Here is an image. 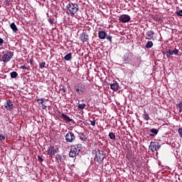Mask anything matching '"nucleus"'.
Wrapping results in <instances>:
<instances>
[{
  "label": "nucleus",
  "mask_w": 182,
  "mask_h": 182,
  "mask_svg": "<svg viewBox=\"0 0 182 182\" xmlns=\"http://www.w3.org/2000/svg\"><path fill=\"white\" fill-rule=\"evenodd\" d=\"M65 8L67 9L66 14L70 15V16H75V14L79 12V5L72 1H70L66 5Z\"/></svg>",
  "instance_id": "obj_1"
},
{
  "label": "nucleus",
  "mask_w": 182,
  "mask_h": 182,
  "mask_svg": "<svg viewBox=\"0 0 182 182\" xmlns=\"http://www.w3.org/2000/svg\"><path fill=\"white\" fill-rule=\"evenodd\" d=\"M92 153L94 156H95L94 158V161L99 163V164H100V163L105 160V156L103 151H101L99 149H96L95 150H93Z\"/></svg>",
  "instance_id": "obj_2"
},
{
  "label": "nucleus",
  "mask_w": 182,
  "mask_h": 182,
  "mask_svg": "<svg viewBox=\"0 0 182 182\" xmlns=\"http://www.w3.org/2000/svg\"><path fill=\"white\" fill-rule=\"evenodd\" d=\"M75 90L80 96H83L87 93V87L82 83H79L75 86Z\"/></svg>",
  "instance_id": "obj_3"
},
{
  "label": "nucleus",
  "mask_w": 182,
  "mask_h": 182,
  "mask_svg": "<svg viewBox=\"0 0 182 182\" xmlns=\"http://www.w3.org/2000/svg\"><path fill=\"white\" fill-rule=\"evenodd\" d=\"M66 143H73L76 141V136L73 132L69 131L65 136Z\"/></svg>",
  "instance_id": "obj_4"
},
{
  "label": "nucleus",
  "mask_w": 182,
  "mask_h": 182,
  "mask_svg": "<svg viewBox=\"0 0 182 182\" xmlns=\"http://www.w3.org/2000/svg\"><path fill=\"white\" fill-rule=\"evenodd\" d=\"M12 58H14V52L7 51L1 57L2 62H4V63H8V62H9V60H11Z\"/></svg>",
  "instance_id": "obj_5"
},
{
  "label": "nucleus",
  "mask_w": 182,
  "mask_h": 182,
  "mask_svg": "<svg viewBox=\"0 0 182 182\" xmlns=\"http://www.w3.org/2000/svg\"><path fill=\"white\" fill-rule=\"evenodd\" d=\"M70 149H71L69 153L70 157H76V156H78L79 153H80V151L76 149V146L72 145Z\"/></svg>",
  "instance_id": "obj_6"
},
{
  "label": "nucleus",
  "mask_w": 182,
  "mask_h": 182,
  "mask_svg": "<svg viewBox=\"0 0 182 182\" xmlns=\"http://www.w3.org/2000/svg\"><path fill=\"white\" fill-rule=\"evenodd\" d=\"M80 41L83 42V43H89V34L83 31V32L80 35Z\"/></svg>",
  "instance_id": "obj_7"
},
{
  "label": "nucleus",
  "mask_w": 182,
  "mask_h": 182,
  "mask_svg": "<svg viewBox=\"0 0 182 182\" xmlns=\"http://www.w3.org/2000/svg\"><path fill=\"white\" fill-rule=\"evenodd\" d=\"M166 58H170V56H172V55H178V49L174 48L173 50L168 49L165 50V53H163V55H166Z\"/></svg>",
  "instance_id": "obj_8"
},
{
  "label": "nucleus",
  "mask_w": 182,
  "mask_h": 182,
  "mask_svg": "<svg viewBox=\"0 0 182 182\" xmlns=\"http://www.w3.org/2000/svg\"><path fill=\"white\" fill-rule=\"evenodd\" d=\"M149 149L152 151H157V150L160 149V144H159V142L152 141L151 142Z\"/></svg>",
  "instance_id": "obj_9"
},
{
  "label": "nucleus",
  "mask_w": 182,
  "mask_h": 182,
  "mask_svg": "<svg viewBox=\"0 0 182 182\" xmlns=\"http://www.w3.org/2000/svg\"><path fill=\"white\" fill-rule=\"evenodd\" d=\"M119 21L122 23H127V22H130V16L127 14H123L119 17Z\"/></svg>",
  "instance_id": "obj_10"
},
{
  "label": "nucleus",
  "mask_w": 182,
  "mask_h": 182,
  "mask_svg": "<svg viewBox=\"0 0 182 182\" xmlns=\"http://www.w3.org/2000/svg\"><path fill=\"white\" fill-rule=\"evenodd\" d=\"M4 107L6 110H9L11 112V110L14 109V102L11 100H7L4 103Z\"/></svg>",
  "instance_id": "obj_11"
},
{
  "label": "nucleus",
  "mask_w": 182,
  "mask_h": 182,
  "mask_svg": "<svg viewBox=\"0 0 182 182\" xmlns=\"http://www.w3.org/2000/svg\"><path fill=\"white\" fill-rule=\"evenodd\" d=\"M56 153L58 152L56 151V149H55V146H50L47 151L48 155L50 156V157H53V156H55Z\"/></svg>",
  "instance_id": "obj_12"
},
{
  "label": "nucleus",
  "mask_w": 182,
  "mask_h": 182,
  "mask_svg": "<svg viewBox=\"0 0 182 182\" xmlns=\"http://www.w3.org/2000/svg\"><path fill=\"white\" fill-rule=\"evenodd\" d=\"M124 63H129L130 60H132V54L129 53H126L124 55Z\"/></svg>",
  "instance_id": "obj_13"
},
{
  "label": "nucleus",
  "mask_w": 182,
  "mask_h": 182,
  "mask_svg": "<svg viewBox=\"0 0 182 182\" xmlns=\"http://www.w3.org/2000/svg\"><path fill=\"white\" fill-rule=\"evenodd\" d=\"M110 87L114 92H117L120 87H119V85L117 84V82L114 81L112 84L110 85Z\"/></svg>",
  "instance_id": "obj_14"
},
{
  "label": "nucleus",
  "mask_w": 182,
  "mask_h": 182,
  "mask_svg": "<svg viewBox=\"0 0 182 182\" xmlns=\"http://www.w3.org/2000/svg\"><path fill=\"white\" fill-rule=\"evenodd\" d=\"M154 38V32L152 31H147L146 33V39L151 40Z\"/></svg>",
  "instance_id": "obj_15"
},
{
  "label": "nucleus",
  "mask_w": 182,
  "mask_h": 182,
  "mask_svg": "<svg viewBox=\"0 0 182 182\" xmlns=\"http://www.w3.org/2000/svg\"><path fill=\"white\" fill-rule=\"evenodd\" d=\"M60 117V119H63L64 120H65V122H68V123L70 122H73V119H70V117H69V116H68L65 113L61 114Z\"/></svg>",
  "instance_id": "obj_16"
},
{
  "label": "nucleus",
  "mask_w": 182,
  "mask_h": 182,
  "mask_svg": "<svg viewBox=\"0 0 182 182\" xmlns=\"http://www.w3.org/2000/svg\"><path fill=\"white\" fill-rule=\"evenodd\" d=\"M107 33L104 31H100L98 32V37L100 39H106Z\"/></svg>",
  "instance_id": "obj_17"
},
{
  "label": "nucleus",
  "mask_w": 182,
  "mask_h": 182,
  "mask_svg": "<svg viewBox=\"0 0 182 182\" xmlns=\"http://www.w3.org/2000/svg\"><path fill=\"white\" fill-rule=\"evenodd\" d=\"M150 132L152 133L149 134L150 137H154L159 134V129L153 128L150 129Z\"/></svg>",
  "instance_id": "obj_18"
},
{
  "label": "nucleus",
  "mask_w": 182,
  "mask_h": 182,
  "mask_svg": "<svg viewBox=\"0 0 182 182\" xmlns=\"http://www.w3.org/2000/svg\"><path fill=\"white\" fill-rule=\"evenodd\" d=\"M10 28H11V29H12L13 32H14L15 33H16L19 31L18 29V27H16V24H15V23H12L10 25Z\"/></svg>",
  "instance_id": "obj_19"
},
{
  "label": "nucleus",
  "mask_w": 182,
  "mask_h": 182,
  "mask_svg": "<svg viewBox=\"0 0 182 182\" xmlns=\"http://www.w3.org/2000/svg\"><path fill=\"white\" fill-rule=\"evenodd\" d=\"M78 137L80 139H81L82 141H86V140H87V137H86V135H85L83 132L80 133Z\"/></svg>",
  "instance_id": "obj_20"
},
{
  "label": "nucleus",
  "mask_w": 182,
  "mask_h": 182,
  "mask_svg": "<svg viewBox=\"0 0 182 182\" xmlns=\"http://www.w3.org/2000/svg\"><path fill=\"white\" fill-rule=\"evenodd\" d=\"M146 49H150L151 48H153V41H148L145 46Z\"/></svg>",
  "instance_id": "obj_21"
},
{
  "label": "nucleus",
  "mask_w": 182,
  "mask_h": 182,
  "mask_svg": "<svg viewBox=\"0 0 182 182\" xmlns=\"http://www.w3.org/2000/svg\"><path fill=\"white\" fill-rule=\"evenodd\" d=\"M65 60H72V54L70 53H68L64 57Z\"/></svg>",
  "instance_id": "obj_22"
},
{
  "label": "nucleus",
  "mask_w": 182,
  "mask_h": 182,
  "mask_svg": "<svg viewBox=\"0 0 182 182\" xmlns=\"http://www.w3.org/2000/svg\"><path fill=\"white\" fill-rule=\"evenodd\" d=\"M10 76L12 79H15V77H18V73H16V71H13L10 73Z\"/></svg>",
  "instance_id": "obj_23"
},
{
  "label": "nucleus",
  "mask_w": 182,
  "mask_h": 182,
  "mask_svg": "<svg viewBox=\"0 0 182 182\" xmlns=\"http://www.w3.org/2000/svg\"><path fill=\"white\" fill-rule=\"evenodd\" d=\"M109 137L111 140H116V135H114V133L113 132L109 134Z\"/></svg>",
  "instance_id": "obj_24"
},
{
  "label": "nucleus",
  "mask_w": 182,
  "mask_h": 182,
  "mask_svg": "<svg viewBox=\"0 0 182 182\" xmlns=\"http://www.w3.org/2000/svg\"><path fill=\"white\" fill-rule=\"evenodd\" d=\"M78 109H80V110H83V109L86 108V104H79L77 105Z\"/></svg>",
  "instance_id": "obj_25"
},
{
  "label": "nucleus",
  "mask_w": 182,
  "mask_h": 182,
  "mask_svg": "<svg viewBox=\"0 0 182 182\" xmlns=\"http://www.w3.org/2000/svg\"><path fill=\"white\" fill-rule=\"evenodd\" d=\"M20 69H23V70H31V67L29 66H26V65H21L20 67Z\"/></svg>",
  "instance_id": "obj_26"
},
{
  "label": "nucleus",
  "mask_w": 182,
  "mask_h": 182,
  "mask_svg": "<svg viewBox=\"0 0 182 182\" xmlns=\"http://www.w3.org/2000/svg\"><path fill=\"white\" fill-rule=\"evenodd\" d=\"M73 146H76V149H78V151H82V144H78Z\"/></svg>",
  "instance_id": "obj_27"
},
{
  "label": "nucleus",
  "mask_w": 182,
  "mask_h": 182,
  "mask_svg": "<svg viewBox=\"0 0 182 182\" xmlns=\"http://www.w3.org/2000/svg\"><path fill=\"white\" fill-rule=\"evenodd\" d=\"M177 107H178V109L179 110V113H181V112H182V102H180L178 104Z\"/></svg>",
  "instance_id": "obj_28"
},
{
  "label": "nucleus",
  "mask_w": 182,
  "mask_h": 182,
  "mask_svg": "<svg viewBox=\"0 0 182 182\" xmlns=\"http://www.w3.org/2000/svg\"><path fill=\"white\" fill-rule=\"evenodd\" d=\"M45 65H46V62H42L41 63H40L39 66H40L41 69H43V68H46L45 66Z\"/></svg>",
  "instance_id": "obj_29"
},
{
  "label": "nucleus",
  "mask_w": 182,
  "mask_h": 182,
  "mask_svg": "<svg viewBox=\"0 0 182 182\" xmlns=\"http://www.w3.org/2000/svg\"><path fill=\"white\" fill-rule=\"evenodd\" d=\"M144 113H146V112H144ZM144 116L145 120H150V116L149 115V114L146 113L144 114Z\"/></svg>",
  "instance_id": "obj_30"
},
{
  "label": "nucleus",
  "mask_w": 182,
  "mask_h": 182,
  "mask_svg": "<svg viewBox=\"0 0 182 182\" xmlns=\"http://www.w3.org/2000/svg\"><path fill=\"white\" fill-rule=\"evenodd\" d=\"M48 22L50 25H53V23H55V18H48Z\"/></svg>",
  "instance_id": "obj_31"
},
{
  "label": "nucleus",
  "mask_w": 182,
  "mask_h": 182,
  "mask_svg": "<svg viewBox=\"0 0 182 182\" xmlns=\"http://www.w3.org/2000/svg\"><path fill=\"white\" fill-rule=\"evenodd\" d=\"M105 39L112 42V36L107 34V36H105Z\"/></svg>",
  "instance_id": "obj_32"
},
{
  "label": "nucleus",
  "mask_w": 182,
  "mask_h": 182,
  "mask_svg": "<svg viewBox=\"0 0 182 182\" xmlns=\"http://www.w3.org/2000/svg\"><path fill=\"white\" fill-rule=\"evenodd\" d=\"M4 2L6 6H9V5H11V0H4Z\"/></svg>",
  "instance_id": "obj_33"
},
{
  "label": "nucleus",
  "mask_w": 182,
  "mask_h": 182,
  "mask_svg": "<svg viewBox=\"0 0 182 182\" xmlns=\"http://www.w3.org/2000/svg\"><path fill=\"white\" fill-rule=\"evenodd\" d=\"M38 160L39 163H42V161H43V159L41 156H38Z\"/></svg>",
  "instance_id": "obj_34"
},
{
  "label": "nucleus",
  "mask_w": 182,
  "mask_h": 182,
  "mask_svg": "<svg viewBox=\"0 0 182 182\" xmlns=\"http://www.w3.org/2000/svg\"><path fill=\"white\" fill-rule=\"evenodd\" d=\"M91 126H96V121L93 120L90 122Z\"/></svg>",
  "instance_id": "obj_35"
},
{
  "label": "nucleus",
  "mask_w": 182,
  "mask_h": 182,
  "mask_svg": "<svg viewBox=\"0 0 182 182\" xmlns=\"http://www.w3.org/2000/svg\"><path fill=\"white\" fill-rule=\"evenodd\" d=\"M27 63H30L31 65H33V60H27Z\"/></svg>",
  "instance_id": "obj_36"
},
{
  "label": "nucleus",
  "mask_w": 182,
  "mask_h": 182,
  "mask_svg": "<svg viewBox=\"0 0 182 182\" xmlns=\"http://www.w3.org/2000/svg\"><path fill=\"white\" fill-rule=\"evenodd\" d=\"M3 44H4V39L0 38V45H1V46H2Z\"/></svg>",
  "instance_id": "obj_37"
},
{
  "label": "nucleus",
  "mask_w": 182,
  "mask_h": 182,
  "mask_svg": "<svg viewBox=\"0 0 182 182\" xmlns=\"http://www.w3.org/2000/svg\"><path fill=\"white\" fill-rule=\"evenodd\" d=\"M5 140V136L0 134V141Z\"/></svg>",
  "instance_id": "obj_38"
},
{
  "label": "nucleus",
  "mask_w": 182,
  "mask_h": 182,
  "mask_svg": "<svg viewBox=\"0 0 182 182\" xmlns=\"http://www.w3.org/2000/svg\"><path fill=\"white\" fill-rule=\"evenodd\" d=\"M61 90L63 91L64 93H65V92H66V88H62Z\"/></svg>",
  "instance_id": "obj_39"
},
{
  "label": "nucleus",
  "mask_w": 182,
  "mask_h": 182,
  "mask_svg": "<svg viewBox=\"0 0 182 182\" xmlns=\"http://www.w3.org/2000/svg\"><path fill=\"white\" fill-rule=\"evenodd\" d=\"M40 104H41V105H43V99H41V100Z\"/></svg>",
  "instance_id": "obj_40"
},
{
  "label": "nucleus",
  "mask_w": 182,
  "mask_h": 182,
  "mask_svg": "<svg viewBox=\"0 0 182 182\" xmlns=\"http://www.w3.org/2000/svg\"><path fill=\"white\" fill-rule=\"evenodd\" d=\"M42 106H43V109H46V105L43 104Z\"/></svg>",
  "instance_id": "obj_41"
},
{
  "label": "nucleus",
  "mask_w": 182,
  "mask_h": 182,
  "mask_svg": "<svg viewBox=\"0 0 182 182\" xmlns=\"http://www.w3.org/2000/svg\"><path fill=\"white\" fill-rule=\"evenodd\" d=\"M53 1H58V0H53Z\"/></svg>",
  "instance_id": "obj_42"
}]
</instances>
